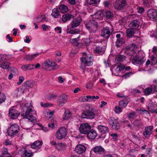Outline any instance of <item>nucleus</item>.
Listing matches in <instances>:
<instances>
[{"label":"nucleus","instance_id":"0e129e2a","mask_svg":"<svg viewBox=\"0 0 157 157\" xmlns=\"http://www.w3.org/2000/svg\"><path fill=\"white\" fill-rule=\"evenodd\" d=\"M137 12L140 13H141L144 11V8L142 7L138 6L137 8Z\"/></svg>","mask_w":157,"mask_h":157},{"label":"nucleus","instance_id":"c9c22d12","mask_svg":"<svg viewBox=\"0 0 157 157\" xmlns=\"http://www.w3.org/2000/svg\"><path fill=\"white\" fill-rule=\"evenodd\" d=\"M128 102V99L126 98L125 99L121 100L119 102V106L122 108H124L126 106Z\"/></svg>","mask_w":157,"mask_h":157},{"label":"nucleus","instance_id":"c756f323","mask_svg":"<svg viewBox=\"0 0 157 157\" xmlns=\"http://www.w3.org/2000/svg\"><path fill=\"white\" fill-rule=\"evenodd\" d=\"M72 116V113L69 110H66L63 114V119L67 120L69 119Z\"/></svg>","mask_w":157,"mask_h":157},{"label":"nucleus","instance_id":"f8f14e48","mask_svg":"<svg viewBox=\"0 0 157 157\" xmlns=\"http://www.w3.org/2000/svg\"><path fill=\"white\" fill-rule=\"evenodd\" d=\"M112 32L109 27H105L103 28L101 31V36L104 38L108 39L109 37Z\"/></svg>","mask_w":157,"mask_h":157},{"label":"nucleus","instance_id":"9d476101","mask_svg":"<svg viewBox=\"0 0 157 157\" xmlns=\"http://www.w3.org/2000/svg\"><path fill=\"white\" fill-rule=\"evenodd\" d=\"M91 129V126L88 123H83L80 126L79 130L80 132L84 134H86Z\"/></svg>","mask_w":157,"mask_h":157},{"label":"nucleus","instance_id":"338daca9","mask_svg":"<svg viewBox=\"0 0 157 157\" xmlns=\"http://www.w3.org/2000/svg\"><path fill=\"white\" fill-rule=\"evenodd\" d=\"M19 81L17 83L18 85H20L23 82L24 80V78L23 76H21L19 77Z\"/></svg>","mask_w":157,"mask_h":157},{"label":"nucleus","instance_id":"603ef678","mask_svg":"<svg viewBox=\"0 0 157 157\" xmlns=\"http://www.w3.org/2000/svg\"><path fill=\"white\" fill-rule=\"evenodd\" d=\"M6 99V96L3 93H0V104L4 102Z\"/></svg>","mask_w":157,"mask_h":157},{"label":"nucleus","instance_id":"6e6552de","mask_svg":"<svg viewBox=\"0 0 157 157\" xmlns=\"http://www.w3.org/2000/svg\"><path fill=\"white\" fill-rule=\"evenodd\" d=\"M20 113L13 107L10 108L9 110L8 117L11 119H16L20 115Z\"/></svg>","mask_w":157,"mask_h":157},{"label":"nucleus","instance_id":"4c0bfd02","mask_svg":"<svg viewBox=\"0 0 157 157\" xmlns=\"http://www.w3.org/2000/svg\"><path fill=\"white\" fill-rule=\"evenodd\" d=\"M94 52L97 54H103L105 51L104 49L99 46H98L96 48L94 49Z\"/></svg>","mask_w":157,"mask_h":157},{"label":"nucleus","instance_id":"13d9d810","mask_svg":"<svg viewBox=\"0 0 157 157\" xmlns=\"http://www.w3.org/2000/svg\"><path fill=\"white\" fill-rule=\"evenodd\" d=\"M133 123L135 126L138 127L140 126L141 125V123L140 120H137L135 121Z\"/></svg>","mask_w":157,"mask_h":157},{"label":"nucleus","instance_id":"ea45409f","mask_svg":"<svg viewBox=\"0 0 157 157\" xmlns=\"http://www.w3.org/2000/svg\"><path fill=\"white\" fill-rule=\"evenodd\" d=\"M73 16L68 14L63 15L62 17V20L63 21L66 22L68 20H69Z\"/></svg>","mask_w":157,"mask_h":157},{"label":"nucleus","instance_id":"412c9836","mask_svg":"<svg viewBox=\"0 0 157 157\" xmlns=\"http://www.w3.org/2000/svg\"><path fill=\"white\" fill-rule=\"evenodd\" d=\"M93 151L98 154H103L105 151L104 149L101 146H97L94 148Z\"/></svg>","mask_w":157,"mask_h":157},{"label":"nucleus","instance_id":"37998d69","mask_svg":"<svg viewBox=\"0 0 157 157\" xmlns=\"http://www.w3.org/2000/svg\"><path fill=\"white\" fill-rule=\"evenodd\" d=\"M9 63L7 62H4L0 64V67L4 69H7L9 67Z\"/></svg>","mask_w":157,"mask_h":157},{"label":"nucleus","instance_id":"58836bf2","mask_svg":"<svg viewBox=\"0 0 157 157\" xmlns=\"http://www.w3.org/2000/svg\"><path fill=\"white\" fill-rule=\"evenodd\" d=\"M34 64H28L23 65L21 67V69L23 71H25L28 70L33 69Z\"/></svg>","mask_w":157,"mask_h":157},{"label":"nucleus","instance_id":"7ed1b4c3","mask_svg":"<svg viewBox=\"0 0 157 157\" xmlns=\"http://www.w3.org/2000/svg\"><path fill=\"white\" fill-rule=\"evenodd\" d=\"M144 53L142 51H139L138 53L133 57L132 62L134 64H141L144 63L146 60L144 59Z\"/></svg>","mask_w":157,"mask_h":157},{"label":"nucleus","instance_id":"2f4dec72","mask_svg":"<svg viewBox=\"0 0 157 157\" xmlns=\"http://www.w3.org/2000/svg\"><path fill=\"white\" fill-rule=\"evenodd\" d=\"M126 33L127 36L128 37H130L135 33L134 29L133 28H129L127 30Z\"/></svg>","mask_w":157,"mask_h":157},{"label":"nucleus","instance_id":"69168bd1","mask_svg":"<svg viewBox=\"0 0 157 157\" xmlns=\"http://www.w3.org/2000/svg\"><path fill=\"white\" fill-rule=\"evenodd\" d=\"M41 27L42 28V29L44 31H45L49 29L50 26L45 24H43L41 25Z\"/></svg>","mask_w":157,"mask_h":157},{"label":"nucleus","instance_id":"c85d7f7f","mask_svg":"<svg viewBox=\"0 0 157 157\" xmlns=\"http://www.w3.org/2000/svg\"><path fill=\"white\" fill-rule=\"evenodd\" d=\"M93 18L99 20L102 19L103 15L101 11H98L96 13L93 15Z\"/></svg>","mask_w":157,"mask_h":157},{"label":"nucleus","instance_id":"3c124183","mask_svg":"<svg viewBox=\"0 0 157 157\" xmlns=\"http://www.w3.org/2000/svg\"><path fill=\"white\" fill-rule=\"evenodd\" d=\"M136 111L138 112V113L140 114H143L146 113H148V112L144 109L140 108H138L136 109Z\"/></svg>","mask_w":157,"mask_h":157},{"label":"nucleus","instance_id":"8fccbe9b","mask_svg":"<svg viewBox=\"0 0 157 157\" xmlns=\"http://www.w3.org/2000/svg\"><path fill=\"white\" fill-rule=\"evenodd\" d=\"M125 59V57L123 56L120 55L117 56L115 58V60L118 62H121Z\"/></svg>","mask_w":157,"mask_h":157},{"label":"nucleus","instance_id":"a19ab883","mask_svg":"<svg viewBox=\"0 0 157 157\" xmlns=\"http://www.w3.org/2000/svg\"><path fill=\"white\" fill-rule=\"evenodd\" d=\"M86 98L87 101H95V99H97L99 98V97L98 96H86Z\"/></svg>","mask_w":157,"mask_h":157},{"label":"nucleus","instance_id":"473e14b6","mask_svg":"<svg viewBox=\"0 0 157 157\" xmlns=\"http://www.w3.org/2000/svg\"><path fill=\"white\" fill-rule=\"evenodd\" d=\"M56 148L59 151L64 150L66 149L65 144L63 143H58L56 145Z\"/></svg>","mask_w":157,"mask_h":157},{"label":"nucleus","instance_id":"2eb2a0df","mask_svg":"<svg viewBox=\"0 0 157 157\" xmlns=\"http://www.w3.org/2000/svg\"><path fill=\"white\" fill-rule=\"evenodd\" d=\"M126 5L125 1H116L114 5L115 8L120 10L124 7Z\"/></svg>","mask_w":157,"mask_h":157},{"label":"nucleus","instance_id":"864d4df0","mask_svg":"<svg viewBox=\"0 0 157 157\" xmlns=\"http://www.w3.org/2000/svg\"><path fill=\"white\" fill-rule=\"evenodd\" d=\"M88 4L92 6H95L99 2V1H87Z\"/></svg>","mask_w":157,"mask_h":157},{"label":"nucleus","instance_id":"c03bdc74","mask_svg":"<svg viewBox=\"0 0 157 157\" xmlns=\"http://www.w3.org/2000/svg\"><path fill=\"white\" fill-rule=\"evenodd\" d=\"M105 14L106 17L108 19L112 18L113 17V15L112 13L109 10L106 11L105 12Z\"/></svg>","mask_w":157,"mask_h":157},{"label":"nucleus","instance_id":"e433bc0d","mask_svg":"<svg viewBox=\"0 0 157 157\" xmlns=\"http://www.w3.org/2000/svg\"><path fill=\"white\" fill-rule=\"evenodd\" d=\"M32 153L29 150H25L21 154V157H31Z\"/></svg>","mask_w":157,"mask_h":157},{"label":"nucleus","instance_id":"a211bd4d","mask_svg":"<svg viewBox=\"0 0 157 157\" xmlns=\"http://www.w3.org/2000/svg\"><path fill=\"white\" fill-rule=\"evenodd\" d=\"M86 150V147L83 145L79 144L75 147V151L78 154H80L85 152Z\"/></svg>","mask_w":157,"mask_h":157},{"label":"nucleus","instance_id":"f3484780","mask_svg":"<svg viewBox=\"0 0 157 157\" xmlns=\"http://www.w3.org/2000/svg\"><path fill=\"white\" fill-rule=\"evenodd\" d=\"M148 16L151 19L156 20L157 18V12L153 9H150L147 12Z\"/></svg>","mask_w":157,"mask_h":157},{"label":"nucleus","instance_id":"5fc2aeb1","mask_svg":"<svg viewBox=\"0 0 157 157\" xmlns=\"http://www.w3.org/2000/svg\"><path fill=\"white\" fill-rule=\"evenodd\" d=\"M52 62L50 60L47 59L44 61V65L45 66L49 67H51V65L52 64Z\"/></svg>","mask_w":157,"mask_h":157},{"label":"nucleus","instance_id":"9b49d317","mask_svg":"<svg viewBox=\"0 0 157 157\" xmlns=\"http://www.w3.org/2000/svg\"><path fill=\"white\" fill-rule=\"evenodd\" d=\"M68 99V96L67 95L62 94L60 95L58 98L57 103L59 106H63L67 102Z\"/></svg>","mask_w":157,"mask_h":157},{"label":"nucleus","instance_id":"4d7b16f0","mask_svg":"<svg viewBox=\"0 0 157 157\" xmlns=\"http://www.w3.org/2000/svg\"><path fill=\"white\" fill-rule=\"evenodd\" d=\"M133 74L131 71H129L126 73L124 75H123L122 78L124 79H126L132 75Z\"/></svg>","mask_w":157,"mask_h":157},{"label":"nucleus","instance_id":"680f3d73","mask_svg":"<svg viewBox=\"0 0 157 157\" xmlns=\"http://www.w3.org/2000/svg\"><path fill=\"white\" fill-rule=\"evenodd\" d=\"M55 30L56 32L61 34L62 33V28L60 27H57L55 28Z\"/></svg>","mask_w":157,"mask_h":157},{"label":"nucleus","instance_id":"b1692460","mask_svg":"<svg viewBox=\"0 0 157 157\" xmlns=\"http://www.w3.org/2000/svg\"><path fill=\"white\" fill-rule=\"evenodd\" d=\"M98 129L101 134L106 133L109 131V129L107 127L103 125H99Z\"/></svg>","mask_w":157,"mask_h":157},{"label":"nucleus","instance_id":"cd10ccee","mask_svg":"<svg viewBox=\"0 0 157 157\" xmlns=\"http://www.w3.org/2000/svg\"><path fill=\"white\" fill-rule=\"evenodd\" d=\"M140 22L137 20H134L129 24V26L133 28L136 29L140 26Z\"/></svg>","mask_w":157,"mask_h":157},{"label":"nucleus","instance_id":"6ab92c4d","mask_svg":"<svg viewBox=\"0 0 157 157\" xmlns=\"http://www.w3.org/2000/svg\"><path fill=\"white\" fill-rule=\"evenodd\" d=\"M98 36L94 35H92L91 34L90 36V39H86L85 40V43L86 45L87 46L89 44L90 42H97V39L98 38Z\"/></svg>","mask_w":157,"mask_h":157},{"label":"nucleus","instance_id":"4468645a","mask_svg":"<svg viewBox=\"0 0 157 157\" xmlns=\"http://www.w3.org/2000/svg\"><path fill=\"white\" fill-rule=\"evenodd\" d=\"M153 128L152 126L146 127L143 132L144 136L146 138H147L152 134Z\"/></svg>","mask_w":157,"mask_h":157},{"label":"nucleus","instance_id":"5701e85b","mask_svg":"<svg viewBox=\"0 0 157 157\" xmlns=\"http://www.w3.org/2000/svg\"><path fill=\"white\" fill-rule=\"evenodd\" d=\"M43 144L42 142L39 141H36L34 142L31 145L32 148L34 149H39L40 148Z\"/></svg>","mask_w":157,"mask_h":157},{"label":"nucleus","instance_id":"79ce46f5","mask_svg":"<svg viewBox=\"0 0 157 157\" xmlns=\"http://www.w3.org/2000/svg\"><path fill=\"white\" fill-rule=\"evenodd\" d=\"M144 6L149 8L153 6V3L151 1H144Z\"/></svg>","mask_w":157,"mask_h":157},{"label":"nucleus","instance_id":"1a4fd4ad","mask_svg":"<svg viewBox=\"0 0 157 157\" xmlns=\"http://www.w3.org/2000/svg\"><path fill=\"white\" fill-rule=\"evenodd\" d=\"M109 124L111 127L113 129L118 130L120 128V125L117 120L113 117H111L109 119Z\"/></svg>","mask_w":157,"mask_h":157},{"label":"nucleus","instance_id":"4be33fe9","mask_svg":"<svg viewBox=\"0 0 157 157\" xmlns=\"http://www.w3.org/2000/svg\"><path fill=\"white\" fill-rule=\"evenodd\" d=\"M97 136V133L96 132L93 130H90L87 133V136L90 139L93 140Z\"/></svg>","mask_w":157,"mask_h":157},{"label":"nucleus","instance_id":"bb28decb","mask_svg":"<svg viewBox=\"0 0 157 157\" xmlns=\"http://www.w3.org/2000/svg\"><path fill=\"white\" fill-rule=\"evenodd\" d=\"M34 20L37 22H43L46 20V18L45 15H40L35 18Z\"/></svg>","mask_w":157,"mask_h":157},{"label":"nucleus","instance_id":"423d86ee","mask_svg":"<svg viewBox=\"0 0 157 157\" xmlns=\"http://www.w3.org/2000/svg\"><path fill=\"white\" fill-rule=\"evenodd\" d=\"M67 131L66 128L63 127L59 128L56 133V137L58 140H61L66 137Z\"/></svg>","mask_w":157,"mask_h":157},{"label":"nucleus","instance_id":"dca6fc26","mask_svg":"<svg viewBox=\"0 0 157 157\" xmlns=\"http://www.w3.org/2000/svg\"><path fill=\"white\" fill-rule=\"evenodd\" d=\"M124 68V65L119 64L116 68L115 70L113 71V73L116 76L119 75L120 73L123 72Z\"/></svg>","mask_w":157,"mask_h":157},{"label":"nucleus","instance_id":"6e6d98bb","mask_svg":"<svg viewBox=\"0 0 157 157\" xmlns=\"http://www.w3.org/2000/svg\"><path fill=\"white\" fill-rule=\"evenodd\" d=\"M137 115L135 112H133L129 113L128 115V117L129 118H134L136 117Z\"/></svg>","mask_w":157,"mask_h":157},{"label":"nucleus","instance_id":"393cba45","mask_svg":"<svg viewBox=\"0 0 157 157\" xmlns=\"http://www.w3.org/2000/svg\"><path fill=\"white\" fill-rule=\"evenodd\" d=\"M157 104L155 103L150 102L147 106V109L152 113H154L157 107Z\"/></svg>","mask_w":157,"mask_h":157},{"label":"nucleus","instance_id":"e2e57ef3","mask_svg":"<svg viewBox=\"0 0 157 157\" xmlns=\"http://www.w3.org/2000/svg\"><path fill=\"white\" fill-rule=\"evenodd\" d=\"M100 74V73H98V71H94V81H95L96 79H98L99 77V75Z\"/></svg>","mask_w":157,"mask_h":157},{"label":"nucleus","instance_id":"0eeeda50","mask_svg":"<svg viewBox=\"0 0 157 157\" xmlns=\"http://www.w3.org/2000/svg\"><path fill=\"white\" fill-rule=\"evenodd\" d=\"M19 130V127L16 124L11 125L8 129V133L9 135L12 136L15 135Z\"/></svg>","mask_w":157,"mask_h":157},{"label":"nucleus","instance_id":"774afa93","mask_svg":"<svg viewBox=\"0 0 157 157\" xmlns=\"http://www.w3.org/2000/svg\"><path fill=\"white\" fill-rule=\"evenodd\" d=\"M78 100L80 102H85L87 101L86 96L81 97L78 99Z\"/></svg>","mask_w":157,"mask_h":157},{"label":"nucleus","instance_id":"49530a36","mask_svg":"<svg viewBox=\"0 0 157 157\" xmlns=\"http://www.w3.org/2000/svg\"><path fill=\"white\" fill-rule=\"evenodd\" d=\"M124 42V40L122 38H119L117 39L116 42V44L117 47L121 46Z\"/></svg>","mask_w":157,"mask_h":157},{"label":"nucleus","instance_id":"20e7f679","mask_svg":"<svg viewBox=\"0 0 157 157\" xmlns=\"http://www.w3.org/2000/svg\"><path fill=\"white\" fill-rule=\"evenodd\" d=\"M86 28L89 30L90 34L92 35L93 33H95L98 29V23L94 20L87 21L85 25Z\"/></svg>","mask_w":157,"mask_h":157},{"label":"nucleus","instance_id":"bf43d9fd","mask_svg":"<svg viewBox=\"0 0 157 157\" xmlns=\"http://www.w3.org/2000/svg\"><path fill=\"white\" fill-rule=\"evenodd\" d=\"M120 106H117L115 107V111L116 113H119L121 112L122 110Z\"/></svg>","mask_w":157,"mask_h":157},{"label":"nucleus","instance_id":"a878e982","mask_svg":"<svg viewBox=\"0 0 157 157\" xmlns=\"http://www.w3.org/2000/svg\"><path fill=\"white\" fill-rule=\"evenodd\" d=\"M67 33L75 34L79 31L78 29L75 28H69V26L67 27V29L66 30Z\"/></svg>","mask_w":157,"mask_h":157},{"label":"nucleus","instance_id":"de8ad7c7","mask_svg":"<svg viewBox=\"0 0 157 157\" xmlns=\"http://www.w3.org/2000/svg\"><path fill=\"white\" fill-rule=\"evenodd\" d=\"M50 67L51 68V70H54L57 69L59 66L56 63L52 62Z\"/></svg>","mask_w":157,"mask_h":157},{"label":"nucleus","instance_id":"72a5a7b5","mask_svg":"<svg viewBox=\"0 0 157 157\" xmlns=\"http://www.w3.org/2000/svg\"><path fill=\"white\" fill-rule=\"evenodd\" d=\"M39 54L37 53L32 55L28 54L25 56V58L28 60L31 61L35 57L39 56Z\"/></svg>","mask_w":157,"mask_h":157},{"label":"nucleus","instance_id":"39448f33","mask_svg":"<svg viewBox=\"0 0 157 157\" xmlns=\"http://www.w3.org/2000/svg\"><path fill=\"white\" fill-rule=\"evenodd\" d=\"M86 110L84 111L82 114L83 118L89 119L94 118L96 115L95 111L93 109L90 108L89 106H87L86 107Z\"/></svg>","mask_w":157,"mask_h":157},{"label":"nucleus","instance_id":"f03ea898","mask_svg":"<svg viewBox=\"0 0 157 157\" xmlns=\"http://www.w3.org/2000/svg\"><path fill=\"white\" fill-rule=\"evenodd\" d=\"M83 56L80 58L81 62L80 66L84 71L83 73H85V71L86 69V66H90L93 64V59L92 58V55L91 54H87L85 52L83 53Z\"/></svg>","mask_w":157,"mask_h":157},{"label":"nucleus","instance_id":"09e8293b","mask_svg":"<svg viewBox=\"0 0 157 157\" xmlns=\"http://www.w3.org/2000/svg\"><path fill=\"white\" fill-rule=\"evenodd\" d=\"M2 154V155L0 156V157H2L4 156L5 155L9 154L8 152L7 149L6 148H3L1 149Z\"/></svg>","mask_w":157,"mask_h":157},{"label":"nucleus","instance_id":"7c9ffc66","mask_svg":"<svg viewBox=\"0 0 157 157\" xmlns=\"http://www.w3.org/2000/svg\"><path fill=\"white\" fill-rule=\"evenodd\" d=\"M59 9L62 13H65L67 12L69 10L68 7L62 4L60 5Z\"/></svg>","mask_w":157,"mask_h":157},{"label":"nucleus","instance_id":"f257e3e1","mask_svg":"<svg viewBox=\"0 0 157 157\" xmlns=\"http://www.w3.org/2000/svg\"><path fill=\"white\" fill-rule=\"evenodd\" d=\"M23 109L24 110L22 115L24 119H28L31 121L36 120V118L33 116V115L36 114V111L34 109L33 106L31 104H25Z\"/></svg>","mask_w":157,"mask_h":157},{"label":"nucleus","instance_id":"f704fd0d","mask_svg":"<svg viewBox=\"0 0 157 157\" xmlns=\"http://www.w3.org/2000/svg\"><path fill=\"white\" fill-rule=\"evenodd\" d=\"M59 12L58 9L57 8H54L52 10V12L51 14V15L54 18L59 17Z\"/></svg>","mask_w":157,"mask_h":157},{"label":"nucleus","instance_id":"a18cd8bd","mask_svg":"<svg viewBox=\"0 0 157 157\" xmlns=\"http://www.w3.org/2000/svg\"><path fill=\"white\" fill-rule=\"evenodd\" d=\"M152 91V88L151 87H147L144 90V94L147 95H149Z\"/></svg>","mask_w":157,"mask_h":157},{"label":"nucleus","instance_id":"052dcab7","mask_svg":"<svg viewBox=\"0 0 157 157\" xmlns=\"http://www.w3.org/2000/svg\"><path fill=\"white\" fill-rule=\"evenodd\" d=\"M93 86L92 83L90 82H88L86 85V87L88 90H90L92 89Z\"/></svg>","mask_w":157,"mask_h":157},{"label":"nucleus","instance_id":"ddd939ff","mask_svg":"<svg viewBox=\"0 0 157 157\" xmlns=\"http://www.w3.org/2000/svg\"><path fill=\"white\" fill-rule=\"evenodd\" d=\"M127 52H129L130 56H133L136 53L137 51V46L134 44H132L129 46L126 47Z\"/></svg>","mask_w":157,"mask_h":157},{"label":"nucleus","instance_id":"aec40b11","mask_svg":"<svg viewBox=\"0 0 157 157\" xmlns=\"http://www.w3.org/2000/svg\"><path fill=\"white\" fill-rule=\"evenodd\" d=\"M81 21V19L80 17L74 19L70 24L71 27L72 28L77 27L80 25Z\"/></svg>","mask_w":157,"mask_h":157}]
</instances>
